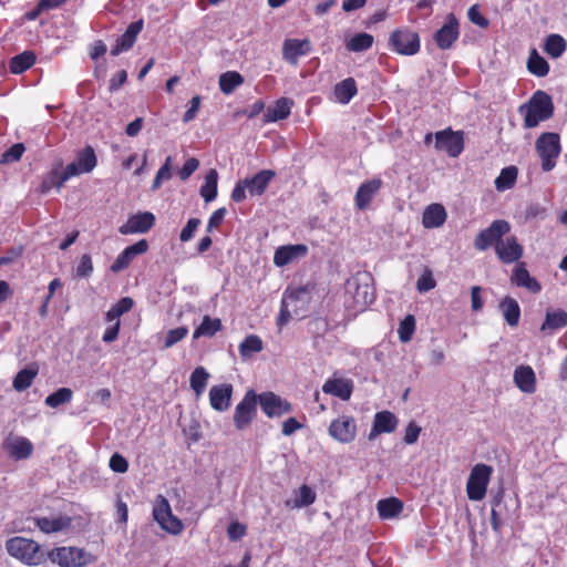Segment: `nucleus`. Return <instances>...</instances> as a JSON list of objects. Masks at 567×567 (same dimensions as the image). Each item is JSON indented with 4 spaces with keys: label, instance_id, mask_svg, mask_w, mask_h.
Here are the masks:
<instances>
[{
    "label": "nucleus",
    "instance_id": "1",
    "mask_svg": "<svg viewBox=\"0 0 567 567\" xmlns=\"http://www.w3.org/2000/svg\"><path fill=\"white\" fill-rule=\"evenodd\" d=\"M372 276L367 271H360L346 281V295L351 298L354 311H363L374 301V288Z\"/></svg>",
    "mask_w": 567,
    "mask_h": 567
},
{
    "label": "nucleus",
    "instance_id": "2",
    "mask_svg": "<svg viewBox=\"0 0 567 567\" xmlns=\"http://www.w3.org/2000/svg\"><path fill=\"white\" fill-rule=\"evenodd\" d=\"M554 103L549 94L536 91L527 103L519 106L518 112L524 117L526 128L536 127L540 122L549 120L554 114Z\"/></svg>",
    "mask_w": 567,
    "mask_h": 567
},
{
    "label": "nucleus",
    "instance_id": "3",
    "mask_svg": "<svg viewBox=\"0 0 567 567\" xmlns=\"http://www.w3.org/2000/svg\"><path fill=\"white\" fill-rule=\"evenodd\" d=\"M6 549L10 556L30 566H37L43 561L40 545L29 538L12 537L7 540Z\"/></svg>",
    "mask_w": 567,
    "mask_h": 567
},
{
    "label": "nucleus",
    "instance_id": "4",
    "mask_svg": "<svg viewBox=\"0 0 567 567\" xmlns=\"http://www.w3.org/2000/svg\"><path fill=\"white\" fill-rule=\"evenodd\" d=\"M535 148L542 159V169L549 172L556 166V159L560 154V138L557 133L546 132L536 140Z\"/></svg>",
    "mask_w": 567,
    "mask_h": 567
},
{
    "label": "nucleus",
    "instance_id": "5",
    "mask_svg": "<svg viewBox=\"0 0 567 567\" xmlns=\"http://www.w3.org/2000/svg\"><path fill=\"white\" fill-rule=\"evenodd\" d=\"M511 231L507 220L496 219L487 228L482 229L474 238V247L478 251H485L492 246L497 247L498 241Z\"/></svg>",
    "mask_w": 567,
    "mask_h": 567
},
{
    "label": "nucleus",
    "instance_id": "6",
    "mask_svg": "<svg viewBox=\"0 0 567 567\" xmlns=\"http://www.w3.org/2000/svg\"><path fill=\"white\" fill-rule=\"evenodd\" d=\"M493 468L489 465L476 464L468 476L466 484L467 496L471 501H481L485 497Z\"/></svg>",
    "mask_w": 567,
    "mask_h": 567
},
{
    "label": "nucleus",
    "instance_id": "7",
    "mask_svg": "<svg viewBox=\"0 0 567 567\" xmlns=\"http://www.w3.org/2000/svg\"><path fill=\"white\" fill-rule=\"evenodd\" d=\"M153 517L161 528L169 534L177 535L183 530V523L173 515L171 505L163 495H157L155 499Z\"/></svg>",
    "mask_w": 567,
    "mask_h": 567
},
{
    "label": "nucleus",
    "instance_id": "8",
    "mask_svg": "<svg viewBox=\"0 0 567 567\" xmlns=\"http://www.w3.org/2000/svg\"><path fill=\"white\" fill-rule=\"evenodd\" d=\"M61 567H84L91 563V555L76 547H60L48 554Z\"/></svg>",
    "mask_w": 567,
    "mask_h": 567
},
{
    "label": "nucleus",
    "instance_id": "9",
    "mask_svg": "<svg viewBox=\"0 0 567 567\" xmlns=\"http://www.w3.org/2000/svg\"><path fill=\"white\" fill-rule=\"evenodd\" d=\"M257 393L248 390L235 408L234 424L237 430L241 431L252 422L257 414Z\"/></svg>",
    "mask_w": 567,
    "mask_h": 567
},
{
    "label": "nucleus",
    "instance_id": "10",
    "mask_svg": "<svg viewBox=\"0 0 567 567\" xmlns=\"http://www.w3.org/2000/svg\"><path fill=\"white\" fill-rule=\"evenodd\" d=\"M393 50L403 55H413L420 50L419 34L409 29H398L393 31L389 39Z\"/></svg>",
    "mask_w": 567,
    "mask_h": 567
},
{
    "label": "nucleus",
    "instance_id": "11",
    "mask_svg": "<svg viewBox=\"0 0 567 567\" xmlns=\"http://www.w3.org/2000/svg\"><path fill=\"white\" fill-rule=\"evenodd\" d=\"M312 299V289L301 286L286 290L282 303L290 306L296 318H305Z\"/></svg>",
    "mask_w": 567,
    "mask_h": 567
},
{
    "label": "nucleus",
    "instance_id": "12",
    "mask_svg": "<svg viewBox=\"0 0 567 567\" xmlns=\"http://www.w3.org/2000/svg\"><path fill=\"white\" fill-rule=\"evenodd\" d=\"M97 164V158L92 146L87 145L76 153L75 161L64 168V179H70L79 174L91 173Z\"/></svg>",
    "mask_w": 567,
    "mask_h": 567
},
{
    "label": "nucleus",
    "instance_id": "13",
    "mask_svg": "<svg viewBox=\"0 0 567 567\" xmlns=\"http://www.w3.org/2000/svg\"><path fill=\"white\" fill-rule=\"evenodd\" d=\"M257 401L268 417H280L293 410L290 402L270 391L257 394Z\"/></svg>",
    "mask_w": 567,
    "mask_h": 567
},
{
    "label": "nucleus",
    "instance_id": "14",
    "mask_svg": "<svg viewBox=\"0 0 567 567\" xmlns=\"http://www.w3.org/2000/svg\"><path fill=\"white\" fill-rule=\"evenodd\" d=\"M435 148L445 151L451 157L458 156L464 148L462 132H454L446 128L435 133Z\"/></svg>",
    "mask_w": 567,
    "mask_h": 567
},
{
    "label": "nucleus",
    "instance_id": "15",
    "mask_svg": "<svg viewBox=\"0 0 567 567\" xmlns=\"http://www.w3.org/2000/svg\"><path fill=\"white\" fill-rule=\"evenodd\" d=\"M330 436L340 443H351L357 436V422L351 415H341L329 426Z\"/></svg>",
    "mask_w": 567,
    "mask_h": 567
},
{
    "label": "nucleus",
    "instance_id": "16",
    "mask_svg": "<svg viewBox=\"0 0 567 567\" xmlns=\"http://www.w3.org/2000/svg\"><path fill=\"white\" fill-rule=\"evenodd\" d=\"M497 258L504 264H513L518 261L524 255V248L515 236L503 238L495 247Z\"/></svg>",
    "mask_w": 567,
    "mask_h": 567
},
{
    "label": "nucleus",
    "instance_id": "17",
    "mask_svg": "<svg viewBox=\"0 0 567 567\" xmlns=\"http://www.w3.org/2000/svg\"><path fill=\"white\" fill-rule=\"evenodd\" d=\"M458 34V21L453 13H450L442 28L436 31L434 39L440 49L447 50L457 40Z\"/></svg>",
    "mask_w": 567,
    "mask_h": 567
},
{
    "label": "nucleus",
    "instance_id": "18",
    "mask_svg": "<svg viewBox=\"0 0 567 567\" xmlns=\"http://www.w3.org/2000/svg\"><path fill=\"white\" fill-rule=\"evenodd\" d=\"M154 214L150 212L138 213L128 217L127 221L118 228V231L122 235L145 234L154 226Z\"/></svg>",
    "mask_w": 567,
    "mask_h": 567
},
{
    "label": "nucleus",
    "instance_id": "19",
    "mask_svg": "<svg viewBox=\"0 0 567 567\" xmlns=\"http://www.w3.org/2000/svg\"><path fill=\"white\" fill-rule=\"evenodd\" d=\"M148 249V243L145 239H141L137 243L126 247L115 259V261L111 266V270L113 272H120L126 269L132 260Z\"/></svg>",
    "mask_w": 567,
    "mask_h": 567
},
{
    "label": "nucleus",
    "instance_id": "20",
    "mask_svg": "<svg viewBox=\"0 0 567 567\" xmlns=\"http://www.w3.org/2000/svg\"><path fill=\"white\" fill-rule=\"evenodd\" d=\"M3 449L17 461L27 460L33 453V444L23 436H9L3 442Z\"/></svg>",
    "mask_w": 567,
    "mask_h": 567
},
{
    "label": "nucleus",
    "instance_id": "21",
    "mask_svg": "<svg viewBox=\"0 0 567 567\" xmlns=\"http://www.w3.org/2000/svg\"><path fill=\"white\" fill-rule=\"evenodd\" d=\"M143 25L144 21L142 19L132 22L126 31L116 40L115 45L111 49V54L118 55L121 52L132 49Z\"/></svg>",
    "mask_w": 567,
    "mask_h": 567
},
{
    "label": "nucleus",
    "instance_id": "22",
    "mask_svg": "<svg viewBox=\"0 0 567 567\" xmlns=\"http://www.w3.org/2000/svg\"><path fill=\"white\" fill-rule=\"evenodd\" d=\"M233 385L223 383L214 385L209 390V402L214 410L224 412L229 409L231 403Z\"/></svg>",
    "mask_w": 567,
    "mask_h": 567
},
{
    "label": "nucleus",
    "instance_id": "23",
    "mask_svg": "<svg viewBox=\"0 0 567 567\" xmlns=\"http://www.w3.org/2000/svg\"><path fill=\"white\" fill-rule=\"evenodd\" d=\"M311 50V43L308 39H288L284 42L282 55L286 61L297 65L300 56L307 55Z\"/></svg>",
    "mask_w": 567,
    "mask_h": 567
},
{
    "label": "nucleus",
    "instance_id": "24",
    "mask_svg": "<svg viewBox=\"0 0 567 567\" xmlns=\"http://www.w3.org/2000/svg\"><path fill=\"white\" fill-rule=\"evenodd\" d=\"M35 526L45 534L59 533L71 527L72 518L68 515H58L51 517H35Z\"/></svg>",
    "mask_w": 567,
    "mask_h": 567
},
{
    "label": "nucleus",
    "instance_id": "25",
    "mask_svg": "<svg viewBox=\"0 0 567 567\" xmlns=\"http://www.w3.org/2000/svg\"><path fill=\"white\" fill-rule=\"evenodd\" d=\"M382 186L381 178H372L362 183L355 194L354 202L358 209H365L373 196L379 192Z\"/></svg>",
    "mask_w": 567,
    "mask_h": 567
},
{
    "label": "nucleus",
    "instance_id": "26",
    "mask_svg": "<svg viewBox=\"0 0 567 567\" xmlns=\"http://www.w3.org/2000/svg\"><path fill=\"white\" fill-rule=\"evenodd\" d=\"M514 383L524 393L532 394L536 391V375L532 367L519 365L514 371Z\"/></svg>",
    "mask_w": 567,
    "mask_h": 567
},
{
    "label": "nucleus",
    "instance_id": "27",
    "mask_svg": "<svg viewBox=\"0 0 567 567\" xmlns=\"http://www.w3.org/2000/svg\"><path fill=\"white\" fill-rule=\"evenodd\" d=\"M352 382L348 379H329L322 385V391L340 398L341 400H349L352 394Z\"/></svg>",
    "mask_w": 567,
    "mask_h": 567
},
{
    "label": "nucleus",
    "instance_id": "28",
    "mask_svg": "<svg viewBox=\"0 0 567 567\" xmlns=\"http://www.w3.org/2000/svg\"><path fill=\"white\" fill-rule=\"evenodd\" d=\"M307 251L308 249L305 245L281 246L275 251L274 262L276 266L281 267L300 256H305Z\"/></svg>",
    "mask_w": 567,
    "mask_h": 567
},
{
    "label": "nucleus",
    "instance_id": "29",
    "mask_svg": "<svg viewBox=\"0 0 567 567\" xmlns=\"http://www.w3.org/2000/svg\"><path fill=\"white\" fill-rule=\"evenodd\" d=\"M511 280L517 287L526 288L532 293H538L542 290L540 284L536 280V278L530 276L529 271L523 264L513 270Z\"/></svg>",
    "mask_w": 567,
    "mask_h": 567
},
{
    "label": "nucleus",
    "instance_id": "30",
    "mask_svg": "<svg viewBox=\"0 0 567 567\" xmlns=\"http://www.w3.org/2000/svg\"><path fill=\"white\" fill-rule=\"evenodd\" d=\"M446 217V210L441 204H431L423 213L422 224L425 228H436L445 223Z\"/></svg>",
    "mask_w": 567,
    "mask_h": 567
},
{
    "label": "nucleus",
    "instance_id": "31",
    "mask_svg": "<svg viewBox=\"0 0 567 567\" xmlns=\"http://www.w3.org/2000/svg\"><path fill=\"white\" fill-rule=\"evenodd\" d=\"M275 176V172L270 169H262L254 177L244 179L250 195H261L266 190L269 182Z\"/></svg>",
    "mask_w": 567,
    "mask_h": 567
},
{
    "label": "nucleus",
    "instance_id": "32",
    "mask_svg": "<svg viewBox=\"0 0 567 567\" xmlns=\"http://www.w3.org/2000/svg\"><path fill=\"white\" fill-rule=\"evenodd\" d=\"M291 106L292 101L287 97L277 100L272 106L267 109L264 115V121L269 123L287 118L290 114Z\"/></svg>",
    "mask_w": 567,
    "mask_h": 567
},
{
    "label": "nucleus",
    "instance_id": "33",
    "mask_svg": "<svg viewBox=\"0 0 567 567\" xmlns=\"http://www.w3.org/2000/svg\"><path fill=\"white\" fill-rule=\"evenodd\" d=\"M567 326V312L557 309V310H547L545 321L540 327V331L551 334L554 331L558 329H563Z\"/></svg>",
    "mask_w": 567,
    "mask_h": 567
},
{
    "label": "nucleus",
    "instance_id": "34",
    "mask_svg": "<svg viewBox=\"0 0 567 567\" xmlns=\"http://www.w3.org/2000/svg\"><path fill=\"white\" fill-rule=\"evenodd\" d=\"M499 309L503 313L506 323L509 327L518 326L520 319V308L518 302L514 298L509 296L503 298L499 302Z\"/></svg>",
    "mask_w": 567,
    "mask_h": 567
},
{
    "label": "nucleus",
    "instance_id": "35",
    "mask_svg": "<svg viewBox=\"0 0 567 567\" xmlns=\"http://www.w3.org/2000/svg\"><path fill=\"white\" fill-rule=\"evenodd\" d=\"M377 509L381 518H394L403 511V503L396 497L384 498L378 502Z\"/></svg>",
    "mask_w": 567,
    "mask_h": 567
},
{
    "label": "nucleus",
    "instance_id": "36",
    "mask_svg": "<svg viewBox=\"0 0 567 567\" xmlns=\"http://www.w3.org/2000/svg\"><path fill=\"white\" fill-rule=\"evenodd\" d=\"M39 370L35 365H29L20 370L12 381L13 389L21 392L30 388Z\"/></svg>",
    "mask_w": 567,
    "mask_h": 567
},
{
    "label": "nucleus",
    "instance_id": "37",
    "mask_svg": "<svg viewBox=\"0 0 567 567\" xmlns=\"http://www.w3.org/2000/svg\"><path fill=\"white\" fill-rule=\"evenodd\" d=\"M567 49L566 40L556 33L549 34L544 44V51L553 59L560 58Z\"/></svg>",
    "mask_w": 567,
    "mask_h": 567
},
{
    "label": "nucleus",
    "instance_id": "38",
    "mask_svg": "<svg viewBox=\"0 0 567 567\" xmlns=\"http://www.w3.org/2000/svg\"><path fill=\"white\" fill-rule=\"evenodd\" d=\"M527 70L539 78L546 76L549 72L548 62L538 54L537 50L534 48L529 52V56L527 60Z\"/></svg>",
    "mask_w": 567,
    "mask_h": 567
},
{
    "label": "nucleus",
    "instance_id": "39",
    "mask_svg": "<svg viewBox=\"0 0 567 567\" xmlns=\"http://www.w3.org/2000/svg\"><path fill=\"white\" fill-rule=\"evenodd\" d=\"M223 328L221 321L218 318H210L209 316H205L203 318L202 323L195 329L193 333L194 339H198L200 337H213Z\"/></svg>",
    "mask_w": 567,
    "mask_h": 567
},
{
    "label": "nucleus",
    "instance_id": "40",
    "mask_svg": "<svg viewBox=\"0 0 567 567\" xmlns=\"http://www.w3.org/2000/svg\"><path fill=\"white\" fill-rule=\"evenodd\" d=\"M357 94V84L352 78H348L334 86V96L338 102L347 104Z\"/></svg>",
    "mask_w": 567,
    "mask_h": 567
},
{
    "label": "nucleus",
    "instance_id": "41",
    "mask_svg": "<svg viewBox=\"0 0 567 567\" xmlns=\"http://www.w3.org/2000/svg\"><path fill=\"white\" fill-rule=\"evenodd\" d=\"M63 177L64 171L60 172L59 167L53 168L43 177L40 185V192L42 194H48L53 187L60 190L64 183L68 181L64 179Z\"/></svg>",
    "mask_w": 567,
    "mask_h": 567
},
{
    "label": "nucleus",
    "instance_id": "42",
    "mask_svg": "<svg viewBox=\"0 0 567 567\" xmlns=\"http://www.w3.org/2000/svg\"><path fill=\"white\" fill-rule=\"evenodd\" d=\"M35 62V55L30 51H24L10 60L9 68L11 73L21 74L30 69Z\"/></svg>",
    "mask_w": 567,
    "mask_h": 567
},
{
    "label": "nucleus",
    "instance_id": "43",
    "mask_svg": "<svg viewBox=\"0 0 567 567\" xmlns=\"http://www.w3.org/2000/svg\"><path fill=\"white\" fill-rule=\"evenodd\" d=\"M243 83L244 78L236 71H227L219 76V89L226 95L233 93Z\"/></svg>",
    "mask_w": 567,
    "mask_h": 567
},
{
    "label": "nucleus",
    "instance_id": "44",
    "mask_svg": "<svg viewBox=\"0 0 567 567\" xmlns=\"http://www.w3.org/2000/svg\"><path fill=\"white\" fill-rule=\"evenodd\" d=\"M218 173L210 169L205 176V183L200 188V196L206 203L213 202L217 196Z\"/></svg>",
    "mask_w": 567,
    "mask_h": 567
},
{
    "label": "nucleus",
    "instance_id": "45",
    "mask_svg": "<svg viewBox=\"0 0 567 567\" xmlns=\"http://www.w3.org/2000/svg\"><path fill=\"white\" fill-rule=\"evenodd\" d=\"M396 416L390 411H381L374 414L373 424H375L383 433H392L398 426Z\"/></svg>",
    "mask_w": 567,
    "mask_h": 567
},
{
    "label": "nucleus",
    "instance_id": "46",
    "mask_svg": "<svg viewBox=\"0 0 567 567\" xmlns=\"http://www.w3.org/2000/svg\"><path fill=\"white\" fill-rule=\"evenodd\" d=\"M518 171L515 166H508L501 171L494 184L497 190L503 192L513 187L516 182Z\"/></svg>",
    "mask_w": 567,
    "mask_h": 567
},
{
    "label": "nucleus",
    "instance_id": "47",
    "mask_svg": "<svg viewBox=\"0 0 567 567\" xmlns=\"http://www.w3.org/2000/svg\"><path fill=\"white\" fill-rule=\"evenodd\" d=\"M262 348V340L256 334H250L239 344V353L241 358L247 359L254 353L260 352Z\"/></svg>",
    "mask_w": 567,
    "mask_h": 567
},
{
    "label": "nucleus",
    "instance_id": "48",
    "mask_svg": "<svg viewBox=\"0 0 567 567\" xmlns=\"http://www.w3.org/2000/svg\"><path fill=\"white\" fill-rule=\"evenodd\" d=\"M209 373L204 367H197L190 374L189 383L197 396L202 395L207 385Z\"/></svg>",
    "mask_w": 567,
    "mask_h": 567
},
{
    "label": "nucleus",
    "instance_id": "49",
    "mask_svg": "<svg viewBox=\"0 0 567 567\" xmlns=\"http://www.w3.org/2000/svg\"><path fill=\"white\" fill-rule=\"evenodd\" d=\"M134 306V301L131 297H124L113 305L106 312V320L109 322L120 320V317L128 312Z\"/></svg>",
    "mask_w": 567,
    "mask_h": 567
},
{
    "label": "nucleus",
    "instance_id": "50",
    "mask_svg": "<svg viewBox=\"0 0 567 567\" xmlns=\"http://www.w3.org/2000/svg\"><path fill=\"white\" fill-rule=\"evenodd\" d=\"M373 44V37L369 33H358L352 37L346 44L347 49L352 52H362L370 49Z\"/></svg>",
    "mask_w": 567,
    "mask_h": 567
},
{
    "label": "nucleus",
    "instance_id": "51",
    "mask_svg": "<svg viewBox=\"0 0 567 567\" xmlns=\"http://www.w3.org/2000/svg\"><path fill=\"white\" fill-rule=\"evenodd\" d=\"M73 391L69 388H60L45 398V404L50 408H58L61 404L69 403L72 400Z\"/></svg>",
    "mask_w": 567,
    "mask_h": 567
},
{
    "label": "nucleus",
    "instance_id": "52",
    "mask_svg": "<svg viewBox=\"0 0 567 567\" xmlns=\"http://www.w3.org/2000/svg\"><path fill=\"white\" fill-rule=\"evenodd\" d=\"M415 330V318L408 315L401 322L398 329L399 339L401 342H408L412 339Z\"/></svg>",
    "mask_w": 567,
    "mask_h": 567
},
{
    "label": "nucleus",
    "instance_id": "53",
    "mask_svg": "<svg viewBox=\"0 0 567 567\" xmlns=\"http://www.w3.org/2000/svg\"><path fill=\"white\" fill-rule=\"evenodd\" d=\"M188 334V329L186 327H178L175 329H171L166 332L163 348L169 349L175 346L177 342L183 340Z\"/></svg>",
    "mask_w": 567,
    "mask_h": 567
},
{
    "label": "nucleus",
    "instance_id": "54",
    "mask_svg": "<svg viewBox=\"0 0 567 567\" xmlns=\"http://www.w3.org/2000/svg\"><path fill=\"white\" fill-rule=\"evenodd\" d=\"M171 165H172V157L168 156V157H166L165 163L161 166V168L156 173V176L152 184L153 190L159 188V186L162 185L163 182L168 181L172 177Z\"/></svg>",
    "mask_w": 567,
    "mask_h": 567
},
{
    "label": "nucleus",
    "instance_id": "55",
    "mask_svg": "<svg viewBox=\"0 0 567 567\" xmlns=\"http://www.w3.org/2000/svg\"><path fill=\"white\" fill-rule=\"evenodd\" d=\"M23 152L24 145L21 143H17L1 155L0 163L8 164L12 162H18L21 158Z\"/></svg>",
    "mask_w": 567,
    "mask_h": 567
},
{
    "label": "nucleus",
    "instance_id": "56",
    "mask_svg": "<svg viewBox=\"0 0 567 567\" xmlns=\"http://www.w3.org/2000/svg\"><path fill=\"white\" fill-rule=\"evenodd\" d=\"M315 501H316V494L313 493V491L309 486L302 485L299 488V498L296 499L295 506L296 507H306V506H309L312 503H315Z\"/></svg>",
    "mask_w": 567,
    "mask_h": 567
},
{
    "label": "nucleus",
    "instance_id": "57",
    "mask_svg": "<svg viewBox=\"0 0 567 567\" xmlns=\"http://www.w3.org/2000/svg\"><path fill=\"white\" fill-rule=\"evenodd\" d=\"M93 272V264L90 255L84 254L81 256L80 262L76 267L75 276L87 278Z\"/></svg>",
    "mask_w": 567,
    "mask_h": 567
},
{
    "label": "nucleus",
    "instance_id": "58",
    "mask_svg": "<svg viewBox=\"0 0 567 567\" xmlns=\"http://www.w3.org/2000/svg\"><path fill=\"white\" fill-rule=\"evenodd\" d=\"M200 223L202 221L199 218H190L179 234L181 241H189L194 237V234L197 230Z\"/></svg>",
    "mask_w": 567,
    "mask_h": 567
},
{
    "label": "nucleus",
    "instance_id": "59",
    "mask_svg": "<svg viewBox=\"0 0 567 567\" xmlns=\"http://www.w3.org/2000/svg\"><path fill=\"white\" fill-rule=\"evenodd\" d=\"M435 287V280L433 279L431 270L426 269L423 275L416 281V288L420 292H426Z\"/></svg>",
    "mask_w": 567,
    "mask_h": 567
},
{
    "label": "nucleus",
    "instance_id": "60",
    "mask_svg": "<svg viewBox=\"0 0 567 567\" xmlns=\"http://www.w3.org/2000/svg\"><path fill=\"white\" fill-rule=\"evenodd\" d=\"M110 468L115 473H125L128 470V463L125 457L118 453H114L110 458Z\"/></svg>",
    "mask_w": 567,
    "mask_h": 567
},
{
    "label": "nucleus",
    "instance_id": "61",
    "mask_svg": "<svg viewBox=\"0 0 567 567\" xmlns=\"http://www.w3.org/2000/svg\"><path fill=\"white\" fill-rule=\"evenodd\" d=\"M467 17L472 23L481 28H487L489 24L488 20L480 12L477 4H474L468 9Z\"/></svg>",
    "mask_w": 567,
    "mask_h": 567
},
{
    "label": "nucleus",
    "instance_id": "62",
    "mask_svg": "<svg viewBox=\"0 0 567 567\" xmlns=\"http://www.w3.org/2000/svg\"><path fill=\"white\" fill-rule=\"evenodd\" d=\"M199 161L195 157L188 158L181 171L178 172L179 178L182 181L188 179L192 174L198 168Z\"/></svg>",
    "mask_w": 567,
    "mask_h": 567
},
{
    "label": "nucleus",
    "instance_id": "63",
    "mask_svg": "<svg viewBox=\"0 0 567 567\" xmlns=\"http://www.w3.org/2000/svg\"><path fill=\"white\" fill-rule=\"evenodd\" d=\"M202 99L199 95L192 97L188 110L184 113L183 122L188 123L193 121L199 111Z\"/></svg>",
    "mask_w": 567,
    "mask_h": 567
},
{
    "label": "nucleus",
    "instance_id": "64",
    "mask_svg": "<svg viewBox=\"0 0 567 567\" xmlns=\"http://www.w3.org/2000/svg\"><path fill=\"white\" fill-rule=\"evenodd\" d=\"M420 432L421 427L416 423L410 422L405 429L404 442L406 444H414L419 439Z\"/></svg>",
    "mask_w": 567,
    "mask_h": 567
}]
</instances>
